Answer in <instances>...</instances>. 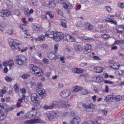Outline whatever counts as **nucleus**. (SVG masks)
Wrapping results in <instances>:
<instances>
[{"mask_svg": "<svg viewBox=\"0 0 124 124\" xmlns=\"http://www.w3.org/2000/svg\"><path fill=\"white\" fill-rule=\"evenodd\" d=\"M123 40H118L115 41L113 44L120 45L123 44Z\"/></svg>", "mask_w": 124, "mask_h": 124, "instance_id": "c756f323", "label": "nucleus"}, {"mask_svg": "<svg viewBox=\"0 0 124 124\" xmlns=\"http://www.w3.org/2000/svg\"><path fill=\"white\" fill-rule=\"evenodd\" d=\"M38 111H37L34 110L33 111V113L31 111L30 112H28L26 114V117L27 118H38L37 115Z\"/></svg>", "mask_w": 124, "mask_h": 124, "instance_id": "423d86ee", "label": "nucleus"}, {"mask_svg": "<svg viewBox=\"0 0 124 124\" xmlns=\"http://www.w3.org/2000/svg\"><path fill=\"white\" fill-rule=\"evenodd\" d=\"M52 104L51 105L53 106V108L55 107L56 108L59 107V103L56 101H53L52 102Z\"/></svg>", "mask_w": 124, "mask_h": 124, "instance_id": "5701e85b", "label": "nucleus"}, {"mask_svg": "<svg viewBox=\"0 0 124 124\" xmlns=\"http://www.w3.org/2000/svg\"><path fill=\"white\" fill-rule=\"evenodd\" d=\"M102 112L103 113V115L106 116L107 112V111L106 109H104L102 110Z\"/></svg>", "mask_w": 124, "mask_h": 124, "instance_id": "052dcab7", "label": "nucleus"}, {"mask_svg": "<svg viewBox=\"0 0 124 124\" xmlns=\"http://www.w3.org/2000/svg\"><path fill=\"white\" fill-rule=\"evenodd\" d=\"M35 75L38 77L42 76L44 75V72L42 69L38 67L37 70L33 74Z\"/></svg>", "mask_w": 124, "mask_h": 124, "instance_id": "2eb2a0df", "label": "nucleus"}, {"mask_svg": "<svg viewBox=\"0 0 124 124\" xmlns=\"http://www.w3.org/2000/svg\"><path fill=\"white\" fill-rule=\"evenodd\" d=\"M23 100L26 103H27L29 101L25 97V95H23Z\"/></svg>", "mask_w": 124, "mask_h": 124, "instance_id": "864d4df0", "label": "nucleus"}, {"mask_svg": "<svg viewBox=\"0 0 124 124\" xmlns=\"http://www.w3.org/2000/svg\"><path fill=\"white\" fill-rule=\"evenodd\" d=\"M13 88L15 89V91L16 93L19 92V88L17 84H15L13 86Z\"/></svg>", "mask_w": 124, "mask_h": 124, "instance_id": "c9c22d12", "label": "nucleus"}, {"mask_svg": "<svg viewBox=\"0 0 124 124\" xmlns=\"http://www.w3.org/2000/svg\"><path fill=\"white\" fill-rule=\"evenodd\" d=\"M119 64L118 63H115L112 65L110 66V67L113 69H117L119 68Z\"/></svg>", "mask_w": 124, "mask_h": 124, "instance_id": "4be33fe9", "label": "nucleus"}, {"mask_svg": "<svg viewBox=\"0 0 124 124\" xmlns=\"http://www.w3.org/2000/svg\"><path fill=\"white\" fill-rule=\"evenodd\" d=\"M36 86L37 88H38V89L41 88L42 87V84L40 82H39L37 84Z\"/></svg>", "mask_w": 124, "mask_h": 124, "instance_id": "a18cd8bd", "label": "nucleus"}, {"mask_svg": "<svg viewBox=\"0 0 124 124\" xmlns=\"http://www.w3.org/2000/svg\"><path fill=\"white\" fill-rule=\"evenodd\" d=\"M15 61L17 62V63L19 65H21L22 63H23L25 61H27V59L24 55H19L16 56L15 58Z\"/></svg>", "mask_w": 124, "mask_h": 124, "instance_id": "7ed1b4c3", "label": "nucleus"}, {"mask_svg": "<svg viewBox=\"0 0 124 124\" xmlns=\"http://www.w3.org/2000/svg\"><path fill=\"white\" fill-rule=\"evenodd\" d=\"M82 88L79 86H76L73 87V92H78L82 90Z\"/></svg>", "mask_w": 124, "mask_h": 124, "instance_id": "aec40b11", "label": "nucleus"}, {"mask_svg": "<svg viewBox=\"0 0 124 124\" xmlns=\"http://www.w3.org/2000/svg\"><path fill=\"white\" fill-rule=\"evenodd\" d=\"M118 5L119 7L122 8H123L124 7V5L121 3H119Z\"/></svg>", "mask_w": 124, "mask_h": 124, "instance_id": "bf43d9fd", "label": "nucleus"}, {"mask_svg": "<svg viewBox=\"0 0 124 124\" xmlns=\"http://www.w3.org/2000/svg\"><path fill=\"white\" fill-rule=\"evenodd\" d=\"M105 99L106 100L105 101L106 102L110 100H111L112 99H113V96H112L111 95H108L105 97Z\"/></svg>", "mask_w": 124, "mask_h": 124, "instance_id": "473e14b6", "label": "nucleus"}, {"mask_svg": "<svg viewBox=\"0 0 124 124\" xmlns=\"http://www.w3.org/2000/svg\"><path fill=\"white\" fill-rule=\"evenodd\" d=\"M21 91L23 94H24L26 93V90L24 88H23L21 90Z\"/></svg>", "mask_w": 124, "mask_h": 124, "instance_id": "0e129e2a", "label": "nucleus"}, {"mask_svg": "<svg viewBox=\"0 0 124 124\" xmlns=\"http://www.w3.org/2000/svg\"><path fill=\"white\" fill-rule=\"evenodd\" d=\"M104 91L106 92H108V86L107 85L105 86V90Z\"/></svg>", "mask_w": 124, "mask_h": 124, "instance_id": "69168bd1", "label": "nucleus"}, {"mask_svg": "<svg viewBox=\"0 0 124 124\" xmlns=\"http://www.w3.org/2000/svg\"><path fill=\"white\" fill-rule=\"evenodd\" d=\"M101 76H98L96 77V81L97 82H100L101 81Z\"/></svg>", "mask_w": 124, "mask_h": 124, "instance_id": "37998d69", "label": "nucleus"}, {"mask_svg": "<svg viewBox=\"0 0 124 124\" xmlns=\"http://www.w3.org/2000/svg\"><path fill=\"white\" fill-rule=\"evenodd\" d=\"M47 5L49 8H53L55 7L56 4L55 2L49 1V3Z\"/></svg>", "mask_w": 124, "mask_h": 124, "instance_id": "412c9836", "label": "nucleus"}, {"mask_svg": "<svg viewBox=\"0 0 124 124\" xmlns=\"http://www.w3.org/2000/svg\"><path fill=\"white\" fill-rule=\"evenodd\" d=\"M4 106L0 104V122L2 121L5 118L4 113L5 111L3 112L2 110L4 108Z\"/></svg>", "mask_w": 124, "mask_h": 124, "instance_id": "6e6552de", "label": "nucleus"}, {"mask_svg": "<svg viewBox=\"0 0 124 124\" xmlns=\"http://www.w3.org/2000/svg\"><path fill=\"white\" fill-rule=\"evenodd\" d=\"M46 119L52 121H54L55 117V116L53 114H52L50 112H47L46 113Z\"/></svg>", "mask_w": 124, "mask_h": 124, "instance_id": "1a4fd4ad", "label": "nucleus"}, {"mask_svg": "<svg viewBox=\"0 0 124 124\" xmlns=\"http://www.w3.org/2000/svg\"><path fill=\"white\" fill-rule=\"evenodd\" d=\"M74 48L77 51H80L82 49V46L80 45L76 46H75Z\"/></svg>", "mask_w": 124, "mask_h": 124, "instance_id": "f704fd0d", "label": "nucleus"}, {"mask_svg": "<svg viewBox=\"0 0 124 124\" xmlns=\"http://www.w3.org/2000/svg\"><path fill=\"white\" fill-rule=\"evenodd\" d=\"M48 54H49L48 55V56L50 59L52 60H54L56 59L55 58L56 56L55 53L51 52L50 53Z\"/></svg>", "mask_w": 124, "mask_h": 124, "instance_id": "f3484780", "label": "nucleus"}, {"mask_svg": "<svg viewBox=\"0 0 124 124\" xmlns=\"http://www.w3.org/2000/svg\"><path fill=\"white\" fill-rule=\"evenodd\" d=\"M101 37L102 38L105 39H107L108 38V37L107 34H104L101 35Z\"/></svg>", "mask_w": 124, "mask_h": 124, "instance_id": "49530a36", "label": "nucleus"}, {"mask_svg": "<svg viewBox=\"0 0 124 124\" xmlns=\"http://www.w3.org/2000/svg\"><path fill=\"white\" fill-rule=\"evenodd\" d=\"M14 14L17 16H19L20 14L19 10L17 9H16L14 11Z\"/></svg>", "mask_w": 124, "mask_h": 124, "instance_id": "a19ab883", "label": "nucleus"}, {"mask_svg": "<svg viewBox=\"0 0 124 124\" xmlns=\"http://www.w3.org/2000/svg\"><path fill=\"white\" fill-rule=\"evenodd\" d=\"M82 90H83V92L82 93V95H86L87 94L88 92L87 90L83 89Z\"/></svg>", "mask_w": 124, "mask_h": 124, "instance_id": "c03bdc74", "label": "nucleus"}, {"mask_svg": "<svg viewBox=\"0 0 124 124\" xmlns=\"http://www.w3.org/2000/svg\"><path fill=\"white\" fill-rule=\"evenodd\" d=\"M39 96L37 93H32L31 95V103L34 105H38L39 104L38 103V98L39 99Z\"/></svg>", "mask_w": 124, "mask_h": 124, "instance_id": "20e7f679", "label": "nucleus"}, {"mask_svg": "<svg viewBox=\"0 0 124 124\" xmlns=\"http://www.w3.org/2000/svg\"><path fill=\"white\" fill-rule=\"evenodd\" d=\"M85 26L86 29L90 30H92L93 28V26L88 23H85Z\"/></svg>", "mask_w": 124, "mask_h": 124, "instance_id": "393cba45", "label": "nucleus"}, {"mask_svg": "<svg viewBox=\"0 0 124 124\" xmlns=\"http://www.w3.org/2000/svg\"><path fill=\"white\" fill-rule=\"evenodd\" d=\"M48 59L46 58H44L43 59V62L45 64H47L48 63Z\"/></svg>", "mask_w": 124, "mask_h": 124, "instance_id": "3c124183", "label": "nucleus"}, {"mask_svg": "<svg viewBox=\"0 0 124 124\" xmlns=\"http://www.w3.org/2000/svg\"><path fill=\"white\" fill-rule=\"evenodd\" d=\"M65 40L69 42L75 41V42L77 43H80L79 41H76L70 35L68 34H67L66 36V38L65 39Z\"/></svg>", "mask_w": 124, "mask_h": 124, "instance_id": "dca6fc26", "label": "nucleus"}, {"mask_svg": "<svg viewBox=\"0 0 124 124\" xmlns=\"http://www.w3.org/2000/svg\"><path fill=\"white\" fill-rule=\"evenodd\" d=\"M80 119L78 116H76L70 121V124H79Z\"/></svg>", "mask_w": 124, "mask_h": 124, "instance_id": "f8f14e48", "label": "nucleus"}, {"mask_svg": "<svg viewBox=\"0 0 124 124\" xmlns=\"http://www.w3.org/2000/svg\"><path fill=\"white\" fill-rule=\"evenodd\" d=\"M70 91L67 89L64 90L61 92L60 95L62 97L66 98L69 96L70 94Z\"/></svg>", "mask_w": 124, "mask_h": 124, "instance_id": "ddd939ff", "label": "nucleus"}, {"mask_svg": "<svg viewBox=\"0 0 124 124\" xmlns=\"http://www.w3.org/2000/svg\"><path fill=\"white\" fill-rule=\"evenodd\" d=\"M81 38H82L85 40H94V39L92 38L87 37H86L84 36L80 37Z\"/></svg>", "mask_w": 124, "mask_h": 124, "instance_id": "7c9ffc66", "label": "nucleus"}, {"mask_svg": "<svg viewBox=\"0 0 124 124\" xmlns=\"http://www.w3.org/2000/svg\"><path fill=\"white\" fill-rule=\"evenodd\" d=\"M104 83L106 84H113L114 83L112 81H110L108 80H105L104 81Z\"/></svg>", "mask_w": 124, "mask_h": 124, "instance_id": "8fccbe9b", "label": "nucleus"}, {"mask_svg": "<svg viewBox=\"0 0 124 124\" xmlns=\"http://www.w3.org/2000/svg\"><path fill=\"white\" fill-rule=\"evenodd\" d=\"M106 28L104 27H101L100 29L101 31L102 32H104L106 31Z\"/></svg>", "mask_w": 124, "mask_h": 124, "instance_id": "5fc2aeb1", "label": "nucleus"}, {"mask_svg": "<svg viewBox=\"0 0 124 124\" xmlns=\"http://www.w3.org/2000/svg\"><path fill=\"white\" fill-rule=\"evenodd\" d=\"M60 23L61 25L64 28H66L67 27V21L65 20L62 19H61Z\"/></svg>", "mask_w": 124, "mask_h": 124, "instance_id": "6ab92c4d", "label": "nucleus"}, {"mask_svg": "<svg viewBox=\"0 0 124 124\" xmlns=\"http://www.w3.org/2000/svg\"><path fill=\"white\" fill-rule=\"evenodd\" d=\"M55 32L53 31H51V32L50 33V34H49L48 37L51 38H53L54 39V34H55Z\"/></svg>", "mask_w": 124, "mask_h": 124, "instance_id": "2f4dec72", "label": "nucleus"}, {"mask_svg": "<svg viewBox=\"0 0 124 124\" xmlns=\"http://www.w3.org/2000/svg\"><path fill=\"white\" fill-rule=\"evenodd\" d=\"M63 5V7L66 9H67L68 8V3H66L65 2H63L62 3Z\"/></svg>", "mask_w": 124, "mask_h": 124, "instance_id": "79ce46f5", "label": "nucleus"}, {"mask_svg": "<svg viewBox=\"0 0 124 124\" xmlns=\"http://www.w3.org/2000/svg\"><path fill=\"white\" fill-rule=\"evenodd\" d=\"M106 9L107 10L108 12H109L110 11L111 9L110 8V7L109 6L106 7Z\"/></svg>", "mask_w": 124, "mask_h": 124, "instance_id": "13d9d810", "label": "nucleus"}, {"mask_svg": "<svg viewBox=\"0 0 124 124\" xmlns=\"http://www.w3.org/2000/svg\"><path fill=\"white\" fill-rule=\"evenodd\" d=\"M45 37L44 36L41 35L38 38L35 39V40L36 41L39 40L41 42L45 40Z\"/></svg>", "mask_w": 124, "mask_h": 124, "instance_id": "bb28decb", "label": "nucleus"}, {"mask_svg": "<svg viewBox=\"0 0 124 124\" xmlns=\"http://www.w3.org/2000/svg\"><path fill=\"white\" fill-rule=\"evenodd\" d=\"M20 27L23 30V31L20 32V34L23 37L29 39H30L31 38V35L27 32L24 25L21 24L20 25Z\"/></svg>", "mask_w": 124, "mask_h": 124, "instance_id": "f03ea898", "label": "nucleus"}, {"mask_svg": "<svg viewBox=\"0 0 124 124\" xmlns=\"http://www.w3.org/2000/svg\"><path fill=\"white\" fill-rule=\"evenodd\" d=\"M72 71L74 73H80L82 72V71L79 69L76 68H73L72 70Z\"/></svg>", "mask_w": 124, "mask_h": 124, "instance_id": "a878e982", "label": "nucleus"}, {"mask_svg": "<svg viewBox=\"0 0 124 124\" xmlns=\"http://www.w3.org/2000/svg\"><path fill=\"white\" fill-rule=\"evenodd\" d=\"M54 35V40L58 42L64 38V35L61 32L58 33L55 32Z\"/></svg>", "mask_w": 124, "mask_h": 124, "instance_id": "39448f33", "label": "nucleus"}, {"mask_svg": "<svg viewBox=\"0 0 124 124\" xmlns=\"http://www.w3.org/2000/svg\"><path fill=\"white\" fill-rule=\"evenodd\" d=\"M43 108L45 109H51L53 108V106L51 105L49 106L45 105L43 106Z\"/></svg>", "mask_w": 124, "mask_h": 124, "instance_id": "72a5a7b5", "label": "nucleus"}, {"mask_svg": "<svg viewBox=\"0 0 124 124\" xmlns=\"http://www.w3.org/2000/svg\"><path fill=\"white\" fill-rule=\"evenodd\" d=\"M8 64V62L7 61H6L3 62V65L5 66L6 67V66H7Z\"/></svg>", "mask_w": 124, "mask_h": 124, "instance_id": "e2e57ef3", "label": "nucleus"}, {"mask_svg": "<svg viewBox=\"0 0 124 124\" xmlns=\"http://www.w3.org/2000/svg\"><path fill=\"white\" fill-rule=\"evenodd\" d=\"M37 93L39 96V99H42L45 97L46 94L45 90L42 88H39L37 90Z\"/></svg>", "mask_w": 124, "mask_h": 124, "instance_id": "0eeeda50", "label": "nucleus"}, {"mask_svg": "<svg viewBox=\"0 0 124 124\" xmlns=\"http://www.w3.org/2000/svg\"><path fill=\"white\" fill-rule=\"evenodd\" d=\"M106 21H107L108 22H111V23L114 24H115L116 23V22L112 20V19H109L108 20L107 19L106 20Z\"/></svg>", "mask_w": 124, "mask_h": 124, "instance_id": "4c0bfd02", "label": "nucleus"}, {"mask_svg": "<svg viewBox=\"0 0 124 124\" xmlns=\"http://www.w3.org/2000/svg\"><path fill=\"white\" fill-rule=\"evenodd\" d=\"M8 68L6 67L4 69V72L5 73H7L8 71Z\"/></svg>", "mask_w": 124, "mask_h": 124, "instance_id": "338daca9", "label": "nucleus"}, {"mask_svg": "<svg viewBox=\"0 0 124 124\" xmlns=\"http://www.w3.org/2000/svg\"><path fill=\"white\" fill-rule=\"evenodd\" d=\"M24 13L26 14H29V10L28 8H26L24 10Z\"/></svg>", "mask_w": 124, "mask_h": 124, "instance_id": "4d7b16f0", "label": "nucleus"}, {"mask_svg": "<svg viewBox=\"0 0 124 124\" xmlns=\"http://www.w3.org/2000/svg\"><path fill=\"white\" fill-rule=\"evenodd\" d=\"M11 14V12L9 10H2L0 13V16L2 17H5Z\"/></svg>", "mask_w": 124, "mask_h": 124, "instance_id": "9d476101", "label": "nucleus"}, {"mask_svg": "<svg viewBox=\"0 0 124 124\" xmlns=\"http://www.w3.org/2000/svg\"><path fill=\"white\" fill-rule=\"evenodd\" d=\"M48 47L47 45L45 44H43L40 47L42 48L45 49Z\"/></svg>", "mask_w": 124, "mask_h": 124, "instance_id": "de8ad7c7", "label": "nucleus"}, {"mask_svg": "<svg viewBox=\"0 0 124 124\" xmlns=\"http://www.w3.org/2000/svg\"><path fill=\"white\" fill-rule=\"evenodd\" d=\"M91 48L92 46L91 45L88 44L85 45L83 48L84 53L87 54L90 52L92 50Z\"/></svg>", "mask_w": 124, "mask_h": 124, "instance_id": "9b49d317", "label": "nucleus"}, {"mask_svg": "<svg viewBox=\"0 0 124 124\" xmlns=\"http://www.w3.org/2000/svg\"><path fill=\"white\" fill-rule=\"evenodd\" d=\"M117 49V47L116 46H113L111 48V49L113 50H116Z\"/></svg>", "mask_w": 124, "mask_h": 124, "instance_id": "774afa93", "label": "nucleus"}, {"mask_svg": "<svg viewBox=\"0 0 124 124\" xmlns=\"http://www.w3.org/2000/svg\"><path fill=\"white\" fill-rule=\"evenodd\" d=\"M27 123L29 124H33L35 123H38L39 122V120L38 119H34L27 120L26 121Z\"/></svg>", "mask_w": 124, "mask_h": 124, "instance_id": "a211bd4d", "label": "nucleus"}, {"mask_svg": "<svg viewBox=\"0 0 124 124\" xmlns=\"http://www.w3.org/2000/svg\"><path fill=\"white\" fill-rule=\"evenodd\" d=\"M34 26L33 27L34 28V31H37L39 30V27L37 26H36L35 25H34Z\"/></svg>", "mask_w": 124, "mask_h": 124, "instance_id": "603ef678", "label": "nucleus"}, {"mask_svg": "<svg viewBox=\"0 0 124 124\" xmlns=\"http://www.w3.org/2000/svg\"><path fill=\"white\" fill-rule=\"evenodd\" d=\"M93 67L96 70V72L97 73H100L102 72L103 69L102 68L99 66H97L95 67L94 66Z\"/></svg>", "mask_w": 124, "mask_h": 124, "instance_id": "b1692460", "label": "nucleus"}, {"mask_svg": "<svg viewBox=\"0 0 124 124\" xmlns=\"http://www.w3.org/2000/svg\"><path fill=\"white\" fill-rule=\"evenodd\" d=\"M113 99L119 101L122 99V97L120 95H113Z\"/></svg>", "mask_w": 124, "mask_h": 124, "instance_id": "c85d7f7f", "label": "nucleus"}, {"mask_svg": "<svg viewBox=\"0 0 124 124\" xmlns=\"http://www.w3.org/2000/svg\"><path fill=\"white\" fill-rule=\"evenodd\" d=\"M32 68L30 70V71L33 74H34L35 72L37 70L38 67L34 66L33 65H31Z\"/></svg>", "mask_w": 124, "mask_h": 124, "instance_id": "cd10ccee", "label": "nucleus"}, {"mask_svg": "<svg viewBox=\"0 0 124 124\" xmlns=\"http://www.w3.org/2000/svg\"><path fill=\"white\" fill-rule=\"evenodd\" d=\"M12 33V31L11 30H8L6 33L8 35H11Z\"/></svg>", "mask_w": 124, "mask_h": 124, "instance_id": "6e6d98bb", "label": "nucleus"}, {"mask_svg": "<svg viewBox=\"0 0 124 124\" xmlns=\"http://www.w3.org/2000/svg\"><path fill=\"white\" fill-rule=\"evenodd\" d=\"M11 39V41H13V42H10L9 43V45L12 49H18L19 51L21 50L22 52H23L26 51V49L28 48L26 47H25V48H22V47L21 46V45L19 43V41L16 39Z\"/></svg>", "mask_w": 124, "mask_h": 124, "instance_id": "f257e3e1", "label": "nucleus"}, {"mask_svg": "<svg viewBox=\"0 0 124 124\" xmlns=\"http://www.w3.org/2000/svg\"><path fill=\"white\" fill-rule=\"evenodd\" d=\"M86 64V63L82 62L80 64V65L81 67H84Z\"/></svg>", "mask_w": 124, "mask_h": 124, "instance_id": "680f3d73", "label": "nucleus"}, {"mask_svg": "<svg viewBox=\"0 0 124 124\" xmlns=\"http://www.w3.org/2000/svg\"><path fill=\"white\" fill-rule=\"evenodd\" d=\"M58 45L57 44H55L54 45V50H55V52L56 53L57 51V49H58Z\"/></svg>", "mask_w": 124, "mask_h": 124, "instance_id": "09e8293b", "label": "nucleus"}, {"mask_svg": "<svg viewBox=\"0 0 124 124\" xmlns=\"http://www.w3.org/2000/svg\"><path fill=\"white\" fill-rule=\"evenodd\" d=\"M77 114V112L76 111H71L70 112V116H76Z\"/></svg>", "mask_w": 124, "mask_h": 124, "instance_id": "e433bc0d", "label": "nucleus"}, {"mask_svg": "<svg viewBox=\"0 0 124 124\" xmlns=\"http://www.w3.org/2000/svg\"><path fill=\"white\" fill-rule=\"evenodd\" d=\"M30 76V75L28 74H23L22 76V77L23 79H26L28 78V77Z\"/></svg>", "mask_w": 124, "mask_h": 124, "instance_id": "ea45409f", "label": "nucleus"}, {"mask_svg": "<svg viewBox=\"0 0 124 124\" xmlns=\"http://www.w3.org/2000/svg\"><path fill=\"white\" fill-rule=\"evenodd\" d=\"M83 106L86 109L88 108L89 109H90V110L88 111L89 112L93 111V110L94 108L95 107L94 105L92 103L88 105L84 104Z\"/></svg>", "mask_w": 124, "mask_h": 124, "instance_id": "4468645a", "label": "nucleus"}, {"mask_svg": "<svg viewBox=\"0 0 124 124\" xmlns=\"http://www.w3.org/2000/svg\"><path fill=\"white\" fill-rule=\"evenodd\" d=\"M5 79L7 82H10L12 80L11 77L9 76H6L5 78Z\"/></svg>", "mask_w": 124, "mask_h": 124, "instance_id": "58836bf2", "label": "nucleus"}]
</instances>
